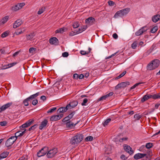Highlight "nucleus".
<instances>
[{"label": "nucleus", "mask_w": 160, "mask_h": 160, "mask_svg": "<svg viewBox=\"0 0 160 160\" xmlns=\"http://www.w3.org/2000/svg\"><path fill=\"white\" fill-rule=\"evenodd\" d=\"M58 42V39L56 37L52 38L49 40V42L51 44L56 45Z\"/></svg>", "instance_id": "nucleus-20"}, {"label": "nucleus", "mask_w": 160, "mask_h": 160, "mask_svg": "<svg viewBox=\"0 0 160 160\" xmlns=\"http://www.w3.org/2000/svg\"><path fill=\"white\" fill-rule=\"evenodd\" d=\"M111 120V119L110 118H108L105 120L103 123H102L103 125L105 127L107 125L108 123Z\"/></svg>", "instance_id": "nucleus-33"}, {"label": "nucleus", "mask_w": 160, "mask_h": 160, "mask_svg": "<svg viewBox=\"0 0 160 160\" xmlns=\"http://www.w3.org/2000/svg\"><path fill=\"white\" fill-rule=\"evenodd\" d=\"M35 35L36 33L34 32H31L30 34L28 35H26V37H27V39L28 40H32L35 36Z\"/></svg>", "instance_id": "nucleus-23"}, {"label": "nucleus", "mask_w": 160, "mask_h": 160, "mask_svg": "<svg viewBox=\"0 0 160 160\" xmlns=\"http://www.w3.org/2000/svg\"><path fill=\"white\" fill-rule=\"evenodd\" d=\"M25 5V4L24 2L17 3L12 7V9L14 11H17Z\"/></svg>", "instance_id": "nucleus-8"}, {"label": "nucleus", "mask_w": 160, "mask_h": 160, "mask_svg": "<svg viewBox=\"0 0 160 160\" xmlns=\"http://www.w3.org/2000/svg\"><path fill=\"white\" fill-rule=\"evenodd\" d=\"M39 94L40 92H38L35 94L31 95L28 97V98L30 99V100L31 101L33 99H35L37 97L39 96Z\"/></svg>", "instance_id": "nucleus-28"}, {"label": "nucleus", "mask_w": 160, "mask_h": 160, "mask_svg": "<svg viewBox=\"0 0 160 160\" xmlns=\"http://www.w3.org/2000/svg\"><path fill=\"white\" fill-rule=\"evenodd\" d=\"M80 121H78L75 124L72 122V121H69L66 123V126L67 128H72L74 126H75Z\"/></svg>", "instance_id": "nucleus-13"}, {"label": "nucleus", "mask_w": 160, "mask_h": 160, "mask_svg": "<svg viewBox=\"0 0 160 160\" xmlns=\"http://www.w3.org/2000/svg\"><path fill=\"white\" fill-rule=\"evenodd\" d=\"M160 19V15L157 14L152 17V20L154 22H156Z\"/></svg>", "instance_id": "nucleus-22"}, {"label": "nucleus", "mask_w": 160, "mask_h": 160, "mask_svg": "<svg viewBox=\"0 0 160 160\" xmlns=\"http://www.w3.org/2000/svg\"><path fill=\"white\" fill-rule=\"evenodd\" d=\"M9 153L8 152H4L0 154V159L6 158Z\"/></svg>", "instance_id": "nucleus-25"}, {"label": "nucleus", "mask_w": 160, "mask_h": 160, "mask_svg": "<svg viewBox=\"0 0 160 160\" xmlns=\"http://www.w3.org/2000/svg\"><path fill=\"white\" fill-rule=\"evenodd\" d=\"M17 62H14L13 63H12L10 64H8V67H9V68H10L14 65H15L16 64H17Z\"/></svg>", "instance_id": "nucleus-58"}, {"label": "nucleus", "mask_w": 160, "mask_h": 160, "mask_svg": "<svg viewBox=\"0 0 160 160\" xmlns=\"http://www.w3.org/2000/svg\"><path fill=\"white\" fill-rule=\"evenodd\" d=\"M78 103V102L76 100L72 101L67 105V108H69V109L73 108L77 105Z\"/></svg>", "instance_id": "nucleus-11"}, {"label": "nucleus", "mask_w": 160, "mask_h": 160, "mask_svg": "<svg viewBox=\"0 0 160 160\" xmlns=\"http://www.w3.org/2000/svg\"><path fill=\"white\" fill-rule=\"evenodd\" d=\"M142 117V115H140L139 113L135 114L134 116V118L135 119V121L139 120Z\"/></svg>", "instance_id": "nucleus-32"}, {"label": "nucleus", "mask_w": 160, "mask_h": 160, "mask_svg": "<svg viewBox=\"0 0 160 160\" xmlns=\"http://www.w3.org/2000/svg\"><path fill=\"white\" fill-rule=\"evenodd\" d=\"M149 99V98L148 96V94L146 95H144L143 97L141 98V101L143 102Z\"/></svg>", "instance_id": "nucleus-31"}, {"label": "nucleus", "mask_w": 160, "mask_h": 160, "mask_svg": "<svg viewBox=\"0 0 160 160\" xmlns=\"http://www.w3.org/2000/svg\"><path fill=\"white\" fill-rule=\"evenodd\" d=\"M7 122L6 121H3L0 122V125L1 126H5L6 125Z\"/></svg>", "instance_id": "nucleus-56"}, {"label": "nucleus", "mask_w": 160, "mask_h": 160, "mask_svg": "<svg viewBox=\"0 0 160 160\" xmlns=\"http://www.w3.org/2000/svg\"><path fill=\"white\" fill-rule=\"evenodd\" d=\"M130 83L129 82H121L117 85L115 87V89H118L119 88H124L128 85H129Z\"/></svg>", "instance_id": "nucleus-7"}, {"label": "nucleus", "mask_w": 160, "mask_h": 160, "mask_svg": "<svg viewBox=\"0 0 160 160\" xmlns=\"http://www.w3.org/2000/svg\"><path fill=\"white\" fill-rule=\"evenodd\" d=\"M34 120L33 119H31L28 120L25 123L20 126V128L22 129L23 128H25L28 127L34 122Z\"/></svg>", "instance_id": "nucleus-9"}, {"label": "nucleus", "mask_w": 160, "mask_h": 160, "mask_svg": "<svg viewBox=\"0 0 160 160\" xmlns=\"http://www.w3.org/2000/svg\"><path fill=\"white\" fill-rule=\"evenodd\" d=\"M130 11V8H126L121 10L117 11L115 14L114 18H118V17H122L124 15H126Z\"/></svg>", "instance_id": "nucleus-3"}, {"label": "nucleus", "mask_w": 160, "mask_h": 160, "mask_svg": "<svg viewBox=\"0 0 160 160\" xmlns=\"http://www.w3.org/2000/svg\"><path fill=\"white\" fill-rule=\"evenodd\" d=\"M25 31V29L23 28H22L21 30H20V29L17 30L16 31H15L14 33L16 35H18L23 33Z\"/></svg>", "instance_id": "nucleus-26"}, {"label": "nucleus", "mask_w": 160, "mask_h": 160, "mask_svg": "<svg viewBox=\"0 0 160 160\" xmlns=\"http://www.w3.org/2000/svg\"><path fill=\"white\" fill-rule=\"evenodd\" d=\"M158 29V28L157 26H155L151 29L150 32L152 33H154L157 31Z\"/></svg>", "instance_id": "nucleus-35"}, {"label": "nucleus", "mask_w": 160, "mask_h": 160, "mask_svg": "<svg viewBox=\"0 0 160 160\" xmlns=\"http://www.w3.org/2000/svg\"><path fill=\"white\" fill-rule=\"evenodd\" d=\"M137 43L136 41L133 42L131 45V47L132 48L134 49L137 46Z\"/></svg>", "instance_id": "nucleus-46"}, {"label": "nucleus", "mask_w": 160, "mask_h": 160, "mask_svg": "<svg viewBox=\"0 0 160 160\" xmlns=\"http://www.w3.org/2000/svg\"><path fill=\"white\" fill-rule=\"evenodd\" d=\"M69 109V108H67V105L65 107H61L58 109L57 112L58 113H63L65 112L68 110Z\"/></svg>", "instance_id": "nucleus-15"}, {"label": "nucleus", "mask_w": 160, "mask_h": 160, "mask_svg": "<svg viewBox=\"0 0 160 160\" xmlns=\"http://www.w3.org/2000/svg\"><path fill=\"white\" fill-rule=\"evenodd\" d=\"M160 61L158 59L152 60L147 66V69L149 70H154L158 68L160 65Z\"/></svg>", "instance_id": "nucleus-1"}, {"label": "nucleus", "mask_w": 160, "mask_h": 160, "mask_svg": "<svg viewBox=\"0 0 160 160\" xmlns=\"http://www.w3.org/2000/svg\"><path fill=\"white\" fill-rule=\"evenodd\" d=\"M73 78L74 79H78V74L77 73H75L73 75Z\"/></svg>", "instance_id": "nucleus-64"}, {"label": "nucleus", "mask_w": 160, "mask_h": 160, "mask_svg": "<svg viewBox=\"0 0 160 160\" xmlns=\"http://www.w3.org/2000/svg\"><path fill=\"white\" fill-rule=\"evenodd\" d=\"M38 103V100L37 99H34L32 102V104L34 106L36 105Z\"/></svg>", "instance_id": "nucleus-52"}, {"label": "nucleus", "mask_w": 160, "mask_h": 160, "mask_svg": "<svg viewBox=\"0 0 160 160\" xmlns=\"http://www.w3.org/2000/svg\"><path fill=\"white\" fill-rule=\"evenodd\" d=\"M69 55L68 52H65L62 53V56L64 57H67Z\"/></svg>", "instance_id": "nucleus-59"}, {"label": "nucleus", "mask_w": 160, "mask_h": 160, "mask_svg": "<svg viewBox=\"0 0 160 160\" xmlns=\"http://www.w3.org/2000/svg\"><path fill=\"white\" fill-rule=\"evenodd\" d=\"M28 102H31V100L30 99L28 98V97L23 100V103L25 106H27L29 105Z\"/></svg>", "instance_id": "nucleus-29"}, {"label": "nucleus", "mask_w": 160, "mask_h": 160, "mask_svg": "<svg viewBox=\"0 0 160 160\" xmlns=\"http://www.w3.org/2000/svg\"><path fill=\"white\" fill-rule=\"evenodd\" d=\"M118 51L116 52H115V53L112 54L110 56H109V57H106V59H109L110 58H111V57L114 56L117 53H118Z\"/></svg>", "instance_id": "nucleus-61"}, {"label": "nucleus", "mask_w": 160, "mask_h": 160, "mask_svg": "<svg viewBox=\"0 0 160 160\" xmlns=\"http://www.w3.org/2000/svg\"><path fill=\"white\" fill-rule=\"evenodd\" d=\"M46 8L45 7H42L40 9L38 12V14L40 15L45 10Z\"/></svg>", "instance_id": "nucleus-38"}, {"label": "nucleus", "mask_w": 160, "mask_h": 160, "mask_svg": "<svg viewBox=\"0 0 160 160\" xmlns=\"http://www.w3.org/2000/svg\"><path fill=\"white\" fill-rule=\"evenodd\" d=\"M23 22L21 20L18 19L13 24V28H16L20 26Z\"/></svg>", "instance_id": "nucleus-14"}, {"label": "nucleus", "mask_w": 160, "mask_h": 160, "mask_svg": "<svg viewBox=\"0 0 160 160\" xmlns=\"http://www.w3.org/2000/svg\"><path fill=\"white\" fill-rule=\"evenodd\" d=\"M48 152L47 154V157L48 158H51L54 157L55 155L58 152V149L54 148L50 150L48 149Z\"/></svg>", "instance_id": "nucleus-5"}, {"label": "nucleus", "mask_w": 160, "mask_h": 160, "mask_svg": "<svg viewBox=\"0 0 160 160\" xmlns=\"http://www.w3.org/2000/svg\"><path fill=\"white\" fill-rule=\"evenodd\" d=\"M73 27L74 28H78V27L79 26V23L78 22H75L73 24Z\"/></svg>", "instance_id": "nucleus-44"}, {"label": "nucleus", "mask_w": 160, "mask_h": 160, "mask_svg": "<svg viewBox=\"0 0 160 160\" xmlns=\"http://www.w3.org/2000/svg\"><path fill=\"white\" fill-rule=\"evenodd\" d=\"M38 125L37 124H35L32 127L28 129V131H30L32 130H34L38 127Z\"/></svg>", "instance_id": "nucleus-43"}, {"label": "nucleus", "mask_w": 160, "mask_h": 160, "mask_svg": "<svg viewBox=\"0 0 160 160\" xmlns=\"http://www.w3.org/2000/svg\"><path fill=\"white\" fill-rule=\"evenodd\" d=\"M107 98L106 97V95L103 96L101 97L100 98H99L98 100V101H101V100H105Z\"/></svg>", "instance_id": "nucleus-53"}, {"label": "nucleus", "mask_w": 160, "mask_h": 160, "mask_svg": "<svg viewBox=\"0 0 160 160\" xmlns=\"http://www.w3.org/2000/svg\"><path fill=\"white\" fill-rule=\"evenodd\" d=\"M9 33L8 31H6L2 34L1 37L2 38L6 37L8 35Z\"/></svg>", "instance_id": "nucleus-36"}, {"label": "nucleus", "mask_w": 160, "mask_h": 160, "mask_svg": "<svg viewBox=\"0 0 160 160\" xmlns=\"http://www.w3.org/2000/svg\"><path fill=\"white\" fill-rule=\"evenodd\" d=\"M77 30H75L74 31H72L70 32L69 33V35L70 36H73L75 35L78 34V33H76Z\"/></svg>", "instance_id": "nucleus-54"}, {"label": "nucleus", "mask_w": 160, "mask_h": 160, "mask_svg": "<svg viewBox=\"0 0 160 160\" xmlns=\"http://www.w3.org/2000/svg\"><path fill=\"white\" fill-rule=\"evenodd\" d=\"M113 94V92H111L106 95V97L108 98L110 96H112Z\"/></svg>", "instance_id": "nucleus-63"}, {"label": "nucleus", "mask_w": 160, "mask_h": 160, "mask_svg": "<svg viewBox=\"0 0 160 160\" xmlns=\"http://www.w3.org/2000/svg\"><path fill=\"white\" fill-rule=\"evenodd\" d=\"M145 156L146 154L138 153L134 155V158L135 159L138 160L144 157Z\"/></svg>", "instance_id": "nucleus-19"}, {"label": "nucleus", "mask_w": 160, "mask_h": 160, "mask_svg": "<svg viewBox=\"0 0 160 160\" xmlns=\"http://www.w3.org/2000/svg\"><path fill=\"white\" fill-rule=\"evenodd\" d=\"M58 120H60L63 116V114H60L59 115H55Z\"/></svg>", "instance_id": "nucleus-48"}, {"label": "nucleus", "mask_w": 160, "mask_h": 160, "mask_svg": "<svg viewBox=\"0 0 160 160\" xmlns=\"http://www.w3.org/2000/svg\"><path fill=\"white\" fill-rule=\"evenodd\" d=\"M124 150L128 152L130 154L133 153V151L132 150V148L126 144L124 147Z\"/></svg>", "instance_id": "nucleus-17"}, {"label": "nucleus", "mask_w": 160, "mask_h": 160, "mask_svg": "<svg viewBox=\"0 0 160 160\" xmlns=\"http://www.w3.org/2000/svg\"><path fill=\"white\" fill-rule=\"evenodd\" d=\"M95 21V19L94 18L90 17L85 20V23L87 24H90L92 25Z\"/></svg>", "instance_id": "nucleus-18"}, {"label": "nucleus", "mask_w": 160, "mask_h": 160, "mask_svg": "<svg viewBox=\"0 0 160 160\" xmlns=\"http://www.w3.org/2000/svg\"><path fill=\"white\" fill-rule=\"evenodd\" d=\"M36 48H30L29 49V52L30 53H33V51H35Z\"/></svg>", "instance_id": "nucleus-62"}, {"label": "nucleus", "mask_w": 160, "mask_h": 160, "mask_svg": "<svg viewBox=\"0 0 160 160\" xmlns=\"http://www.w3.org/2000/svg\"><path fill=\"white\" fill-rule=\"evenodd\" d=\"M12 104V102H8L2 105L0 108V113L4 111L7 108H8Z\"/></svg>", "instance_id": "nucleus-12"}, {"label": "nucleus", "mask_w": 160, "mask_h": 160, "mask_svg": "<svg viewBox=\"0 0 160 160\" xmlns=\"http://www.w3.org/2000/svg\"><path fill=\"white\" fill-rule=\"evenodd\" d=\"M148 29V28L147 26H144L137 31L135 33V35L137 36H140L146 31Z\"/></svg>", "instance_id": "nucleus-10"}, {"label": "nucleus", "mask_w": 160, "mask_h": 160, "mask_svg": "<svg viewBox=\"0 0 160 160\" xmlns=\"http://www.w3.org/2000/svg\"><path fill=\"white\" fill-rule=\"evenodd\" d=\"M148 95L149 98H152L154 99L160 98V92L157 94H148Z\"/></svg>", "instance_id": "nucleus-21"}, {"label": "nucleus", "mask_w": 160, "mask_h": 160, "mask_svg": "<svg viewBox=\"0 0 160 160\" xmlns=\"http://www.w3.org/2000/svg\"><path fill=\"white\" fill-rule=\"evenodd\" d=\"M75 113L76 112L75 111H72L71 113H70L68 115V118L69 117L70 119H71V118H72L73 117Z\"/></svg>", "instance_id": "nucleus-39"}, {"label": "nucleus", "mask_w": 160, "mask_h": 160, "mask_svg": "<svg viewBox=\"0 0 160 160\" xmlns=\"http://www.w3.org/2000/svg\"><path fill=\"white\" fill-rule=\"evenodd\" d=\"M111 153V148H108L107 150H105V153L107 154H109Z\"/></svg>", "instance_id": "nucleus-47"}, {"label": "nucleus", "mask_w": 160, "mask_h": 160, "mask_svg": "<svg viewBox=\"0 0 160 160\" xmlns=\"http://www.w3.org/2000/svg\"><path fill=\"white\" fill-rule=\"evenodd\" d=\"M50 120L52 121H55L58 120L55 115L52 116L50 118Z\"/></svg>", "instance_id": "nucleus-41"}, {"label": "nucleus", "mask_w": 160, "mask_h": 160, "mask_svg": "<svg viewBox=\"0 0 160 160\" xmlns=\"http://www.w3.org/2000/svg\"><path fill=\"white\" fill-rule=\"evenodd\" d=\"M128 139V138H120L119 139V142H122L124 141H126V140H127Z\"/></svg>", "instance_id": "nucleus-60"}, {"label": "nucleus", "mask_w": 160, "mask_h": 160, "mask_svg": "<svg viewBox=\"0 0 160 160\" xmlns=\"http://www.w3.org/2000/svg\"><path fill=\"white\" fill-rule=\"evenodd\" d=\"M88 102V100L87 98H84L83 99V102L82 103H81V105L82 106H86V103L87 102Z\"/></svg>", "instance_id": "nucleus-50"}, {"label": "nucleus", "mask_w": 160, "mask_h": 160, "mask_svg": "<svg viewBox=\"0 0 160 160\" xmlns=\"http://www.w3.org/2000/svg\"><path fill=\"white\" fill-rule=\"evenodd\" d=\"M9 18V17L8 16H6L4 17L3 18L2 20L1 21V23L2 24H4L6 22L8 21Z\"/></svg>", "instance_id": "nucleus-30"}, {"label": "nucleus", "mask_w": 160, "mask_h": 160, "mask_svg": "<svg viewBox=\"0 0 160 160\" xmlns=\"http://www.w3.org/2000/svg\"><path fill=\"white\" fill-rule=\"evenodd\" d=\"M152 51L150 49L148 50L145 53L144 55L147 56L149 55Z\"/></svg>", "instance_id": "nucleus-57"}, {"label": "nucleus", "mask_w": 160, "mask_h": 160, "mask_svg": "<svg viewBox=\"0 0 160 160\" xmlns=\"http://www.w3.org/2000/svg\"><path fill=\"white\" fill-rule=\"evenodd\" d=\"M24 130L23 131H22V133H19V135H17V134L18 133L20 132V131H18L17 132H16V133H15V137H16L18 138V137H22L25 133V132L26 130V129H23Z\"/></svg>", "instance_id": "nucleus-27"}, {"label": "nucleus", "mask_w": 160, "mask_h": 160, "mask_svg": "<svg viewBox=\"0 0 160 160\" xmlns=\"http://www.w3.org/2000/svg\"><path fill=\"white\" fill-rule=\"evenodd\" d=\"M66 28H60L59 29V32L60 33H62L65 31V30H66Z\"/></svg>", "instance_id": "nucleus-55"}, {"label": "nucleus", "mask_w": 160, "mask_h": 160, "mask_svg": "<svg viewBox=\"0 0 160 160\" xmlns=\"http://www.w3.org/2000/svg\"><path fill=\"white\" fill-rule=\"evenodd\" d=\"M143 83H144L143 82H139L138 83H136L134 85H133L132 87H131L130 90H132V89H133L134 88H135L136 87L138 86L139 85H140L141 84Z\"/></svg>", "instance_id": "nucleus-40"}, {"label": "nucleus", "mask_w": 160, "mask_h": 160, "mask_svg": "<svg viewBox=\"0 0 160 160\" xmlns=\"http://www.w3.org/2000/svg\"><path fill=\"white\" fill-rule=\"evenodd\" d=\"M17 139V137L15 136H12L9 138L6 141L5 145L8 147V149L10 148L9 147L11 146L15 142Z\"/></svg>", "instance_id": "nucleus-4"}, {"label": "nucleus", "mask_w": 160, "mask_h": 160, "mask_svg": "<svg viewBox=\"0 0 160 160\" xmlns=\"http://www.w3.org/2000/svg\"><path fill=\"white\" fill-rule=\"evenodd\" d=\"M83 136L82 134L77 133L72 137L70 140V143L75 145L80 142L82 140Z\"/></svg>", "instance_id": "nucleus-2"}, {"label": "nucleus", "mask_w": 160, "mask_h": 160, "mask_svg": "<svg viewBox=\"0 0 160 160\" xmlns=\"http://www.w3.org/2000/svg\"><path fill=\"white\" fill-rule=\"evenodd\" d=\"M48 123V120L47 119H44L41 122L39 127V129L40 130H42L43 128H45L46 126Z\"/></svg>", "instance_id": "nucleus-16"}, {"label": "nucleus", "mask_w": 160, "mask_h": 160, "mask_svg": "<svg viewBox=\"0 0 160 160\" xmlns=\"http://www.w3.org/2000/svg\"><path fill=\"white\" fill-rule=\"evenodd\" d=\"M28 157L27 156H23L20 158L18 160H28Z\"/></svg>", "instance_id": "nucleus-45"}, {"label": "nucleus", "mask_w": 160, "mask_h": 160, "mask_svg": "<svg viewBox=\"0 0 160 160\" xmlns=\"http://www.w3.org/2000/svg\"><path fill=\"white\" fill-rule=\"evenodd\" d=\"M48 151V147H45L39 150L37 153V156L40 157L45 155Z\"/></svg>", "instance_id": "nucleus-6"}, {"label": "nucleus", "mask_w": 160, "mask_h": 160, "mask_svg": "<svg viewBox=\"0 0 160 160\" xmlns=\"http://www.w3.org/2000/svg\"><path fill=\"white\" fill-rule=\"evenodd\" d=\"M108 5L111 6H113L115 5V3L112 1H108Z\"/></svg>", "instance_id": "nucleus-49"}, {"label": "nucleus", "mask_w": 160, "mask_h": 160, "mask_svg": "<svg viewBox=\"0 0 160 160\" xmlns=\"http://www.w3.org/2000/svg\"><path fill=\"white\" fill-rule=\"evenodd\" d=\"M56 109V107H53V108H51V109H50L49 110H48L47 111V112L48 113H52V112H53V111H55Z\"/></svg>", "instance_id": "nucleus-51"}, {"label": "nucleus", "mask_w": 160, "mask_h": 160, "mask_svg": "<svg viewBox=\"0 0 160 160\" xmlns=\"http://www.w3.org/2000/svg\"><path fill=\"white\" fill-rule=\"evenodd\" d=\"M126 73V71H124L122 73L120 74L118 77L116 78V79H118L123 76Z\"/></svg>", "instance_id": "nucleus-37"}, {"label": "nucleus", "mask_w": 160, "mask_h": 160, "mask_svg": "<svg viewBox=\"0 0 160 160\" xmlns=\"http://www.w3.org/2000/svg\"><path fill=\"white\" fill-rule=\"evenodd\" d=\"M93 140V138L92 136H89L87 137L85 139V141H92Z\"/></svg>", "instance_id": "nucleus-42"}, {"label": "nucleus", "mask_w": 160, "mask_h": 160, "mask_svg": "<svg viewBox=\"0 0 160 160\" xmlns=\"http://www.w3.org/2000/svg\"><path fill=\"white\" fill-rule=\"evenodd\" d=\"M88 28V27L87 25L83 26L82 27H81L80 28H79L78 29V30L77 31L76 33H80L82 32L83 31H84Z\"/></svg>", "instance_id": "nucleus-24"}, {"label": "nucleus", "mask_w": 160, "mask_h": 160, "mask_svg": "<svg viewBox=\"0 0 160 160\" xmlns=\"http://www.w3.org/2000/svg\"><path fill=\"white\" fill-rule=\"evenodd\" d=\"M153 146V143L151 142H148L146 144L145 147L147 148L150 149L152 148Z\"/></svg>", "instance_id": "nucleus-34"}]
</instances>
